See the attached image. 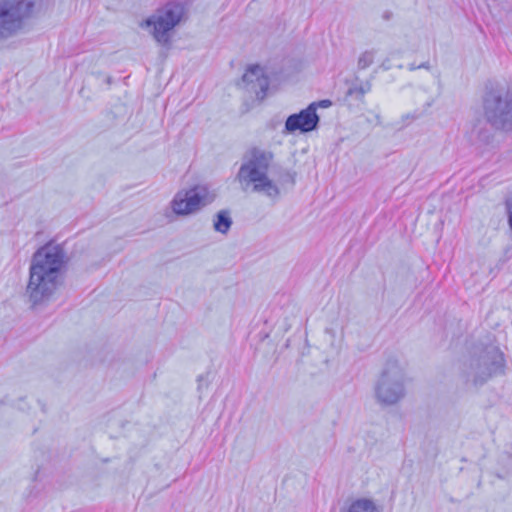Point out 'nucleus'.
Wrapping results in <instances>:
<instances>
[{
  "instance_id": "nucleus-10",
  "label": "nucleus",
  "mask_w": 512,
  "mask_h": 512,
  "mask_svg": "<svg viewBox=\"0 0 512 512\" xmlns=\"http://www.w3.org/2000/svg\"><path fill=\"white\" fill-rule=\"evenodd\" d=\"M242 83L245 89L254 93L256 97L262 100L269 87V80L263 67L259 65L250 66L242 77Z\"/></svg>"
},
{
  "instance_id": "nucleus-14",
  "label": "nucleus",
  "mask_w": 512,
  "mask_h": 512,
  "mask_svg": "<svg viewBox=\"0 0 512 512\" xmlns=\"http://www.w3.org/2000/svg\"><path fill=\"white\" fill-rule=\"evenodd\" d=\"M369 91V86H366V87H363V86H355V87H351L349 90H348V95H359V96H363L364 94H366L367 92Z\"/></svg>"
},
{
  "instance_id": "nucleus-8",
  "label": "nucleus",
  "mask_w": 512,
  "mask_h": 512,
  "mask_svg": "<svg viewBox=\"0 0 512 512\" xmlns=\"http://www.w3.org/2000/svg\"><path fill=\"white\" fill-rule=\"evenodd\" d=\"M472 365L475 368V382L483 383L491 376L503 373L505 359L503 353L493 348Z\"/></svg>"
},
{
  "instance_id": "nucleus-2",
  "label": "nucleus",
  "mask_w": 512,
  "mask_h": 512,
  "mask_svg": "<svg viewBox=\"0 0 512 512\" xmlns=\"http://www.w3.org/2000/svg\"><path fill=\"white\" fill-rule=\"evenodd\" d=\"M273 153L259 148L251 149L242 163L237 179L245 191L261 194L273 201L280 196V188L268 176Z\"/></svg>"
},
{
  "instance_id": "nucleus-7",
  "label": "nucleus",
  "mask_w": 512,
  "mask_h": 512,
  "mask_svg": "<svg viewBox=\"0 0 512 512\" xmlns=\"http://www.w3.org/2000/svg\"><path fill=\"white\" fill-rule=\"evenodd\" d=\"M183 15L184 7L181 4L169 3L147 19L145 26L157 42L167 43L170 31L181 22Z\"/></svg>"
},
{
  "instance_id": "nucleus-15",
  "label": "nucleus",
  "mask_w": 512,
  "mask_h": 512,
  "mask_svg": "<svg viewBox=\"0 0 512 512\" xmlns=\"http://www.w3.org/2000/svg\"><path fill=\"white\" fill-rule=\"evenodd\" d=\"M507 213H508V223L509 227L512 230V198L506 203Z\"/></svg>"
},
{
  "instance_id": "nucleus-3",
  "label": "nucleus",
  "mask_w": 512,
  "mask_h": 512,
  "mask_svg": "<svg viewBox=\"0 0 512 512\" xmlns=\"http://www.w3.org/2000/svg\"><path fill=\"white\" fill-rule=\"evenodd\" d=\"M483 111L497 129L512 130V86L497 83L489 88L483 98Z\"/></svg>"
},
{
  "instance_id": "nucleus-9",
  "label": "nucleus",
  "mask_w": 512,
  "mask_h": 512,
  "mask_svg": "<svg viewBox=\"0 0 512 512\" xmlns=\"http://www.w3.org/2000/svg\"><path fill=\"white\" fill-rule=\"evenodd\" d=\"M317 103H311L299 113L290 115L285 121L284 133L294 134L295 132L308 133L315 130L319 123V116L316 113Z\"/></svg>"
},
{
  "instance_id": "nucleus-20",
  "label": "nucleus",
  "mask_w": 512,
  "mask_h": 512,
  "mask_svg": "<svg viewBox=\"0 0 512 512\" xmlns=\"http://www.w3.org/2000/svg\"><path fill=\"white\" fill-rule=\"evenodd\" d=\"M381 67H382V68H384L385 70H387V69H389V68H390V65H389V64H387L386 62H383V63L381 64Z\"/></svg>"
},
{
  "instance_id": "nucleus-18",
  "label": "nucleus",
  "mask_w": 512,
  "mask_h": 512,
  "mask_svg": "<svg viewBox=\"0 0 512 512\" xmlns=\"http://www.w3.org/2000/svg\"><path fill=\"white\" fill-rule=\"evenodd\" d=\"M318 105L321 107H328L329 105H331V102L329 100H323Z\"/></svg>"
},
{
  "instance_id": "nucleus-5",
  "label": "nucleus",
  "mask_w": 512,
  "mask_h": 512,
  "mask_svg": "<svg viewBox=\"0 0 512 512\" xmlns=\"http://www.w3.org/2000/svg\"><path fill=\"white\" fill-rule=\"evenodd\" d=\"M215 197L216 194L206 185H196L178 191L170 206L176 215L187 216L198 212L201 208L213 202Z\"/></svg>"
},
{
  "instance_id": "nucleus-6",
  "label": "nucleus",
  "mask_w": 512,
  "mask_h": 512,
  "mask_svg": "<svg viewBox=\"0 0 512 512\" xmlns=\"http://www.w3.org/2000/svg\"><path fill=\"white\" fill-rule=\"evenodd\" d=\"M32 0H4L0 2V38H7L18 32L25 18L32 13Z\"/></svg>"
},
{
  "instance_id": "nucleus-4",
  "label": "nucleus",
  "mask_w": 512,
  "mask_h": 512,
  "mask_svg": "<svg viewBox=\"0 0 512 512\" xmlns=\"http://www.w3.org/2000/svg\"><path fill=\"white\" fill-rule=\"evenodd\" d=\"M406 373L397 360H388L375 384L376 401L382 406L397 404L405 396Z\"/></svg>"
},
{
  "instance_id": "nucleus-19",
  "label": "nucleus",
  "mask_w": 512,
  "mask_h": 512,
  "mask_svg": "<svg viewBox=\"0 0 512 512\" xmlns=\"http://www.w3.org/2000/svg\"><path fill=\"white\" fill-rule=\"evenodd\" d=\"M417 66H418V65L410 64V65H409V70H410V71H415V70H417V69H418V68H417Z\"/></svg>"
},
{
  "instance_id": "nucleus-13",
  "label": "nucleus",
  "mask_w": 512,
  "mask_h": 512,
  "mask_svg": "<svg viewBox=\"0 0 512 512\" xmlns=\"http://www.w3.org/2000/svg\"><path fill=\"white\" fill-rule=\"evenodd\" d=\"M346 512H377V509L372 501L361 499L352 503Z\"/></svg>"
},
{
  "instance_id": "nucleus-16",
  "label": "nucleus",
  "mask_w": 512,
  "mask_h": 512,
  "mask_svg": "<svg viewBox=\"0 0 512 512\" xmlns=\"http://www.w3.org/2000/svg\"><path fill=\"white\" fill-rule=\"evenodd\" d=\"M419 116L420 115L418 113H413V114L405 115V118L410 119L412 121V120H415V119L419 118Z\"/></svg>"
},
{
  "instance_id": "nucleus-11",
  "label": "nucleus",
  "mask_w": 512,
  "mask_h": 512,
  "mask_svg": "<svg viewBox=\"0 0 512 512\" xmlns=\"http://www.w3.org/2000/svg\"><path fill=\"white\" fill-rule=\"evenodd\" d=\"M232 225V219L227 211H220L216 215L213 227L215 231L226 234Z\"/></svg>"
},
{
  "instance_id": "nucleus-17",
  "label": "nucleus",
  "mask_w": 512,
  "mask_h": 512,
  "mask_svg": "<svg viewBox=\"0 0 512 512\" xmlns=\"http://www.w3.org/2000/svg\"><path fill=\"white\" fill-rule=\"evenodd\" d=\"M417 68H419V69L423 68V69H426V70H430L431 67H430L429 62H424V63L418 65Z\"/></svg>"
},
{
  "instance_id": "nucleus-12",
  "label": "nucleus",
  "mask_w": 512,
  "mask_h": 512,
  "mask_svg": "<svg viewBox=\"0 0 512 512\" xmlns=\"http://www.w3.org/2000/svg\"><path fill=\"white\" fill-rule=\"evenodd\" d=\"M378 51L379 50L376 48H371L363 51L358 57V68L364 70L370 67L374 63L378 55Z\"/></svg>"
},
{
  "instance_id": "nucleus-1",
  "label": "nucleus",
  "mask_w": 512,
  "mask_h": 512,
  "mask_svg": "<svg viewBox=\"0 0 512 512\" xmlns=\"http://www.w3.org/2000/svg\"><path fill=\"white\" fill-rule=\"evenodd\" d=\"M65 255L59 245L48 244L38 249L30 263L25 293L33 304L48 300L60 284Z\"/></svg>"
}]
</instances>
